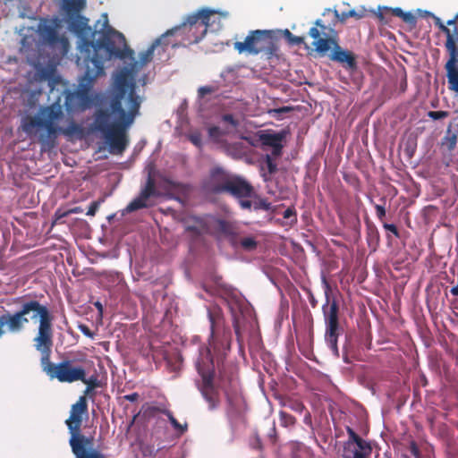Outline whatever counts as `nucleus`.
Listing matches in <instances>:
<instances>
[{
  "instance_id": "nucleus-1",
  "label": "nucleus",
  "mask_w": 458,
  "mask_h": 458,
  "mask_svg": "<svg viewBox=\"0 0 458 458\" xmlns=\"http://www.w3.org/2000/svg\"><path fill=\"white\" fill-rule=\"evenodd\" d=\"M122 38L121 44L111 41L114 52L105 57L108 62L112 59L123 61V66L114 74V83L109 91V106L95 112L93 129L100 132L113 155H121L128 145L126 131L132 125L140 114V107L143 98L137 94V82L141 86L147 84V75L143 74L137 80L139 72L149 63L156 47L159 45L168 46L170 42L163 34L157 38L145 51L139 54L140 60L135 59V53L131 49L123 33L117 31ZM173 47L176 44L171 43Z\"/></svg>"
},
{
  "instance_id": "nucleus-2",
  "label": "nucleus",
  "mask_w": 458,
  "mask_h": 458,
  "mask_svg": "<svg viewBox=\"0 0 458 458\" xmlns=\"http://www.w3.org/2000/svg\"><path fill=\"white\" fill-rule=\"evenodd\" d=\"M86 0H63V7L67 14L68 29L77 37L76 60L105 58L115 53L111 41L121 44L117 30L109 26L106 13L102 14L103 23L98 30H92L88 19L80 13Z\"/></svg>"
},
{
  "instance_id": "nucleus-3",
  "label": "nucleus",
  "mask_w": 458,
  "mask_h": 458,
  "mask_svg": "<svg viewBox=\"0 0 458 458\" xmlns=\"http://www.w3.org/2000/svg\"><path fill=\"white\" fill-rule=\"evenodd\" d=\"M210 320V336L208 348H201L196 360V369L201 377V384L199 385L204 399L208 403L210 410L216 409L218 405V390L213 383L214 357L219 362L230 350L232 334L229 328L224 327L223 321L213 318L208 312Z\"/></svg>"
},
{
  "instance_id": "nucleus-4",
  "label": "nucleus",
  "mask_w": 458,
  "mask_h": 458,
  "mask_svg": "<svg viewBox=\"0 0 458 458\" xmlns=\"http://www.w3.org/2000/svg\"><path fill=\"white\" fill-rule=\"evenodd\" d=\"M64 116L60 98L46 106H40L34 116H26L21 119V127L28 136H36L43 144H48L63 134L66 138L83 137V128L75 122H70L67 126H59Z\"/></svg>"
},
{
  "instance_id": "nucleus-5",
  "label": "nucleus",
  "mask_w": 458,
  "mask_h": 458,
  "mask_svg": "<svg viewBox=\"0 0 458 458\" xmlns=\"http://www.w3.org/2000/svg\"><path fill=\"white\" fill-rule=\"evenodd\" d=\"M106 63L105 58L76 60V64L82 73L74 91L69 89L64 91V107L68 113L90 108L95 100L99 98L98 94H94L92 89L95 81L105 74Z\"/></svg>"
},
{
  "instance_id": "nucleus-6",
  "label": "nucleus",
  "mask_w": 458,
  "mask_h": 458,
  "mask_svg": "<svg viewBox=\"0 0 458 458\" xmlns=\"http://www.w3.org/2000/svg\"><path fill=\"white\" fill-rule=\"evenodd\" d=\"M184 228L189 237L197 239L204 233L222 234L230 237V242L233 248H242L245 251H252L258 247L255 236L248 235L236 239L232 234L231 226L223 219L210 215L203 216H190L184 221Z\"/></svg>"
},
{
  "instance_id": "nucleus-7",
  "label": "nucleus",
  "mask_w": 458,
  "mask_h": 458,
  "mask_svg": "<svg viewBox=\"0 0 458 458\" xmlns=\"http://www.w3.org/2000/svg\"><path fill=\"white\" fill-rule=\"evenodd\" d=\"M87 411V400L84 396H81L79 400L72 405L70 417L66 420V425L71 434L69 443L72 451L76 458H105L101 453L91 449L90 439L81 434L82 414L86 413Z\"/></svg>"
},
{
  "instance_id": "nucleus-8",
  "label": "nucleus",
  "mask_w": 458,
  "mask_h": 458,
  "mask_svg": "<svg viewBox=\"0 0 458 458\" xmlns=\"http://www.w3.org/2000/svg\"><path fill=\"white\" fill-rule=\"evenodd\" d=\"M211 191L215 193L228 192L238 199L242 208L250 209L252 201L250 198L253 194L252 186L243 178L228 176L221 168H215L211 172Z\"/></svg>"
},
{
  "instance_id": "nucleus-9",
  "label": "nucleus",
  "mask_w": 458,
  "mask_h": 458,
  "mask_svg": "<svg viewBox=\"0 0 458 458\" xmlns=\"http://www.w3.org/2000/svg\"><path fill=\"white\" fill-rule=\"evenodd\" d=\"M178 188L179 184L176 182L160 174L156 176L154 169L149 168L146 184L141 188L139 196L126 206L123 212L131 213L147 208L151 197L171 198V192Z\"/></svg>"
},
{
  "instance_id": "nucleus-10",
  "label": "nucleus",
  "mask_w": 458,
  "mask_h": 458,
  "mask_svg": "<svg viewBox=\"0 0 458 458\" xmlns=\"http://www.w3.org/2000/svg\"><path fill=\"white\" fill-rule=\"evenodd\" d=\"M216 12L215 9L203 8L198 12L189 14L178 26L168 30L163 34L168 38L178 33L184 35V39L191 44L199 42L207 34L209 26L210 14Z\"/></svg>"
},
{
  "instance_id": "nucleus-11",
  "label": "nucleus",
  "mask_w": 458,
  "mask_h": 458,
  "mask_svg": "<svg viewBox=\"0 0 458 458\" xmlns=\"http://www.w3.org/2000/svg\"><path fill=\"white\" fill-rule=\"evenodd\" d=\"M21 306H30V308L26 313L29 321L38 319L39 322L38 333L34 338L36 350H47L48 346L53 345V316L48 308L38 301H29L23 302Z\"/></svg>"
},
{
  "instance_id": "nucleus-12",
  "label": "nucleus",
  "mask_w": 458,
  "mask_h": 458,
  "mask_svg": "<svg viewBox=\"0 0 458 458\" xmlns=\"http://www.w3.org/2000/svg\"><path fill=\"white\" fill-rule=\"evenodd\" d=\"M322 284L325 292L326 301L322 306L323 318L325 322V342L331 350L333 355L339 357V350L337 346L339 335V321H338V305L334 300L330 302V285L325 276H322Z\"/></svg>"
},
{
  "instance_id": "nucleus-13",
  "label": "nucleus",
  "mask_w": 458,
  "mask_h": 458,
  "mask_svg": "<svg viewBox=\"0 0 458 458\" xmlns=\"http://www.w3.org/2000/svg\"><path fill=\"white\" fill-rule=\"evenodd\" d=\"M51 348L52 346H48L47 350H38L41 353L40 362L43 370L47 372L51 378H57L60 382L68 383L78 380L86 382V372L83 368L73 366L69 360H64L59 362L57 365H54L50 361Z\"/></svg>"
},
{
  "instance_id": "nucleus-14",
  "label": "nucleus",
  "mask_w": 458,
  "mask_h": 458,
  "mask_svg": "<svg viewBox=\"0 0 458 458\" xmlns=\"http://www.w3.org/2000/svg\"><path fill=\"white\" fill-rule=\"evenodd\" d=\"M234 48L239 53H248L250 55H258L263 52L272 54L275 50L273 32L266 30H252L243 42H235Z\"/></svg>"
},
{
  "instance_id": "nucleus-15",
  "label": "nucleus",
  "mask_w": 458,
  "mask_h": 458,
  "mask_svg": "<svg viewBox=\"0 0 458 458\" xmlns=\"http://www.w3.org/2000/svg\"><path fill=\"white\" fill-rule=\"evenodd\" d=\"M60 20L55 16L52 18H41L38 21L36 32L38 34L41 43L49 47H60L64 54H66L69 48L68 39L58 34Z\"/></svg>"
},
{
  "instance_id": "nucleus-16",
  "label": "nucleus",
  "mask_w": 458,
  "mask_h": 458,
  "mask_svg": "<svg viewBox=\"0 0 458 458\" xmlns=\"http://www.w3.org/2000/svg\"><path fill=\"white\" fill-rule=\"evenodd\" d=\"M348 440L344 445L343 458H369L372 453L369 442L358 436L351 428H347Z\"/></svg>"
},
{
  "instance_id": "nucleus-17",
  "label": "nucleus",
  "mask_w": 458,
  "mask_h": 458,
  "mask_svg": "<svg viewBox=\"0 0 458 458\" xmlns=\"http://www.w3.org/2000/svg\"><path fill=\"white\" fill-rule=\"evenodd\" d=\"M199 115L204 120L206 124H220L228 133L235 130L239 125V121L233 114H220L218 107L216 106H211L210 110H206L202 103L199 105Z\"/></svg>"
},
{
  "instance_id": "nucleus-18",
  "label": "nucleus",
  "mask_w": 458,
  "mask_h": 458,
  "mask_svg": "<svg viewBox=\"0 0 458 458\" xmlns=\"http://www.w3.org/2000/svg\"><path fill=\"white\" fill-rule=\"evenodd\" d=\"M30 306H21V310L11 314L4 313L0 315V337L5 333L4 327H6L10 333H20L24 326L29 323L26 313L30 310Z\"/></svg>"
},
{
  "instance_id": "nucleus-19",
  "label": "nucleus",
  "mask_w": 458,
  "mask_h": 458,
  "mask_svg": "<svg viewBox=\"0 0 458 458\" xmlns=\"http://www.w3.org/2000/svg\"><path fill=\"white\" fill-rule=\"evenodd\" d=\"M315 27L310 29L309 35L314 38L313 46L315 50L320 55H325L329 49H333L335 39L329 38V34L326 31L328 28L322 22L320 19L315 21ZM335 33L333 29H329Z\"/></svg>"
},
{
  "instance_id": "nucleus-20",
  "label": "nucleus",
  "mask_w": 458,
  "mask_h": 458,
  "mask_svg": "<svg viewBox=\"0 0 458 458\" xmlns=\"http://www.w3.org/2000/svg\"><path fill=\"white\" fill-rule=\"evenodd\" d=\"M159 414H160V416L165 415L167 417L173 428L174 429L176 434H178L179 436L182 435L187 430V424L186 423H184V424L179 423L177 421V420L174 417L172 412L166 409H161L160 406L153 405V406H148L144 411V415L148 419L157 418V417H158Z\"/></svg>"
},
{
  "instance_id": "nucleus-21",
  "label": "nucleus",
  "mask_w": 458,
  "mask_h": 458,
  "mask_svg": "<svg viewBox=\"0 0 458 458\" xmlns=\"http://www.w3.org/2000/svg\"><path fill=\"white\" fill-rule=\"evenodd\" d=\"M329 57L332 61L341 64L345 69L354 70L357 67L354 55L342 48L337 42H334L333 51Z\"/></svg>"
},
{
  "instance_id": "nucleus-22",
  "label": "nucleus",
  "mask_w": 458,
  "mask_h": 458,
  "mask_svg": "<svg viewBox=\"0 0 458 458\" xmlns=\"http://www.w3.org/2000/svg\"><path fill=\"white\" fill-rule=\"evenodd\" d=\"M284 137L285 131H280L277 133H262L259 135V140L263 148L270 147L272 148V156L276 157H279L282 153V142Z\"/></svg>"
},
{
  "instance_id": "nucleus-23",
  "label": "nucleus",
  "mask_w": 458,
  "mask_h": 458,
  "mask_svg": "<svg viewBox=\"0 0 458 458\" xmlns=\"http://www.w3.org/2000/svg\"><path fill=\"white\" fill-rule=\"evenodd\" d=\"M38 48L39 42L36 40L33 35H24L22 37L20 51L26 56L27 61L32 65L36 64V61L31 52H35L38 50Z\"/></svg>"
},
{
  "instance_id": "nucleus-24",
  "label": "nucleus",
  "mask_w": 458,
  "mask_h": 458,
  "mask_svg": "<svg viewBox=\"0 0 458 458\" xmlns=\"http://www.w3.org/2000/svg\"><path fill=\"white\" fill-rule=\"evenodd\" d=\"M445 47L449 55V58H448L445 67L458 66V47H457V44H454V41L451 38H449V40H445Z\"/></svg>"
},
{
  "instance_id": "nucleus-25",
  "label": "nucleus",
  "mask_w": 458,
  "mask_h": 458,
  "mask_svg": "<svg viewBox=\"0 0 458 458\" xmlns=\"http://www.w3.org/2000/svg\"><path fill=\"white\" fill-rule=\"evenodd\" d=\"M448 81V89L458 94V66L445 67Z\"/></svg>"
},
{
  "instance_id": "nucleus-26",
  "label": "nucleus",
  "mask_w": 458,
  "mask_h": 458,
  "mask_svg": "<svg viewBox=\"0 0 458 458\" xmlns=\"http://www.w3.org/2000/svg\"><path fill=\"white\" fill-rule=\"evenodd\" d=\"M212 124L213 123L208 124L209 126L208 130V136L212 140H217L222 135L228 133V131H225V129L224 127H222L220 124H217V125H212Z\"/></svg>"
},
{
  "instance_id": "nucleus-27",
  "label": "nucleus",
  "mask_w": 458,
  "mask_h": 458,
  "mask_svg": "<svg viewBox=\"0 0 458 458\" xmlns=\"http://www.w3.org/2000/svg\"><path fill=\"white\" fill-rule=\"evenodd\" d=\"M213 92V88L210 87V86H201L198 89V97L199 98V106L200 105V103L204 104V107L206 108V110H210V107L211 106H208L207 105V103L203 100V98L207 95V94H209ZM199 108V106L198 107V109Z\"/></svg>"
},
{
  "instance_id": "nucleus-28",
  "label": "nucleus",
  "mask_w": 458,
  "mask_h": 458,
  "mask_svg": "<svg viewBox=\"0 0 458 458\" xmlns=\"http://www.w3.org/2000/svg\"><path fill=\"white\" fill-rule=\"evenodd\" d=\"M216 12L212 13L210 14V20H209V26L208 30L214 31V24L215 23H220V20L216 21V19L214 17L215 14H219L222 18H227L229 13L226 11H220V10H215Z\"/></svg>"
},
{
  "instance_id": "nucleus-29",
  "label": "nucleus",
  "mask_w": 458,
  "mask_h": 458,
  "mask_svg": "<svg viewBox=\"0 0 458 458\" xmlns=\"http://www.w3.org/2000/svg\"><path fill=\"white\" fill-rule=\"evenodd\" d=\"M190 141L198 148H201L202 146V136L199 131H191L187 135Z\"/></svg>"
},
{
  "instance_id": "nucleus-30",
  "label": "nucleus",
  "mask_w": 458,
  "mask_h": 458,
  "mask_svg": "<svg viewBox=\"0 0 458 458\" xmlns=\"http://www.w3.org/2000/svg\"><path fill=\"white\" fill-rule=\"evenodd\" d=\"M279 416H280L281 425L284 427H288L294 423V418L292 415H290L284 411H280Z\"/></svg>"
},
{
  "instance_id": "nucleus-31",
  "label": "nucleus",
  "mask_w": 458,
  "mask_h": 458,
  "mask_svg": "<svg viewBox=\"0 0 458 458\" xmlns=\"http://www.w3.org/2000/svg\"><path fill=\"white\" fill-rule=\"evenodd\" d=\"M284 37L288 40V42L293 46H298L303 42L301 38L294 36L288 30H284Z\"/></svg>"
},
{
  "instance_id": "nucleus-32",
  "label": "nucleus",
  "mask_w": 458,
  "mask_h": 458,
  "mask_svg": "<svg viewBox=\"0 0 458 458\" xmlns=\"http://www.w3.org/2000/svg\"><path fill=\"white\" fill-rule=\"evenodd\" d=\"M252 207L255 210L262 209L268 211L271 209V203L267 202L265 199H259L258 201L252 202Z\"/></svg>"
},
{
  "instance_id": "nucleus-33",
  "label": "nucleus",
  "mask_w": 458,
  "mask_h": 458,
  "mask_svg": "<svg viewBox=\"0 0 458 458\" xmlns=\"http://www.w3.org/2000/svg\"><path fill=\"white\" fill-rule=\"evenodd\" d=\"M273 157L274 156H272V154L271 155L270 154H267L265 156V160H264L265 165H266V166L267 168V171H268V173L270 174L275 173L276 170V163L273 160Z\"/></svg>"
},
{
  "instance_id": "nucleus-34",
  "label": "nucleus",
  "mask_w": 458,
  "mask_h": 458,
  "mask_svg": "<svg viewBox=\"0 0 458 458\" xmlns=\"http://www.w3.org/2000/svg\"><path fill=\"white\" fill-rule=\"evenodd\" d=\"M332 12L331 9H326L323 15H326V13H330ZM333 13L336 18L337 21H340L342 22H344L347 18H349V14H348V12H342V13H339L337 10H333Z\"/></svg>"
},
{
  "instance_id": "nucleus-35",
  "label": "nucleus",
  "mask_w": 458,
  "mask_h": 458,
  "mask_svg": "<svg viewBox=\"0 0 458 458\" xmlns=\"http://www.w3.org/2000/svg\"><path fill=\"white\" fill-rule=\"evenodd\" d=\"M428 116L433 120H440L448 116L446 111H429Z\"/></svg>"
},
{
  "instance_id": "nucleus-36",
  "label": "nucleus",
  "mask_w": 458,
  "mask_h": 458,
  "mask_svg": "<svg viewBox=\"0 0 458 458\" xmlns=\"http://www.w3.org/2000/svg\"><path fill=\"white\" fill-rule=\"evenodd\" d=\"M446 36V40H449L451 38L454 44L458 43V28L457 26H454L453 30L448 28V32L445 33Z\"/></svg>"
},
{
  "instance_id": "nucleus-37",
  "label": "nucleus",
  "mask_w": 458,
  "mask_h": 458,
  "mask_svg": "<svg viewBox=\"0 0 458 458\" xmlns=\"http://www.w3.org/2000/svg\"><path fill=\"white\" fill-rule=\"evenodd\" d=\"M432 19L434 20L435 21V25L438 27V29L443 32V33H447L448 32V27L443 23L442 20L434 14V16L432 17Z\"/></svg>"
},
{
  "instance_id": "nucleus-38",
  "label": "nucleus",
  "mask_w": 458,
  "mask_h": 458,
  "mask_svg": "<svg viewBox=\"0 0 458 458\" xmlns=\"http://www.w3.org/2000/svg\"><path fill=\"white\" fill-rule=\"evenodd\" d=\"M289 110H290L289 107L284 106V107H281V108L271 109L268 111V114L270 115H272L273 117L280 118L282 114L286 113Z\"/></svg>"
},
{
  "instance_id": "nucleus-39",
  "label": "nucleus",
  "mask_w": 458,
  "mask_h": 458,
  "mask_svg": "<svg viewBox=\"0 0 458 458\" xmlns=\"http://www.w3.org/2000/svg\"><path fill=\"white\" fill-rule=\"evenodd\" d=\"M403 21L408 24L415 25L416 24V17L411 12H404L403 16Z\"/></svg>"
},
{
  "instance_id": "nucleus-40",
  "label": "nucleus",
  "mask_w": 458,
  "mask_h": 458,
  "mask_svg": "<svg viewBox=\"0 0 458 458\" xmlns=\"http://www.w3.org/2000/svg\"><path fill=\"white\" fill-rule=\"evenodd\" d=\"M100 205L99 201H94L90 204L86 215L87 216H94Z\"/></svg>"
},
{
  "instance_id": "nucleus-41",
  "label": "nucleus",
  "mask_w": 458,
  "mask_h": 458,
  "mask_svg": "<svg viewBox=\"0 0 458 458\" xmlns=\"http://www.w3.org/2000/svg\"><path fill=\"white\" fill-rule=\"evenodd\" d=\"M80 331L87 337L93 338L94 334L91 332V330L86 325H80L79 326Z\"/></svg>"
},
{
  "instance_id": "nucleus-42",
  "label": "nucleus",
  "mask_w": 458,
  "mask_h": 458,
  "mask_svg": "<svg viewBox=\"0 0 458 458\" xmlns=\"http://www.w3.org/2000/svg\"><path fill=\"white\" fill-rule=\"evenodd\" d=\"M375 209H376V212H377V216L379 219H382L383 217H385L386 216V208L384 207V205H379V204H376L375 205Z\"/></svg>"
},
{
  "instance_id": "nucleus-43",
  "label": "nucleus",
  "mask_w": 458,
  "mask_h": 458,
  "mask_svg": "<svg viewBox=\"0 0 458 458\" xmlns=\"http://www.w3.org/2000/svg\"><path fill=\"white\" fill-rule=\"evenodd\" d=\"M384 227H385L387 231H389V232L393 233L395 236H398V235H399V234H398V230H397L396 226H395L394 224H385V225H384Z\"/></svg>"
},
{
  "instance_id": "nucleus-44",
  "label": "nucleus",
  "mask_w": 458,
  "mask_h": 458,
  "mask_svg": "<svg viewBox=\"0 0 458 458\" xmlns=\"http://www.w3.org/2000/svg\"><path fill=\"white\" fill-rule=\"evenodd\" d=\"M138 398H139V394L137 393H132V394L124 395V399L129 402H131V403L137 401Z\"/></svg>"
},
{
  "instance_id": "nucleus-45",
  "label": "nucleus",
  "mask_w": 458,
  "mask_h": 458,
  "mask_svg": "<svg viewBox=\"0 0 458 458\" xmlns=\"http://www.w3.org/2000/svg\"><path fill=\"white\" fill-rule=\"evenodd\" d=\"M418 13L421 16V17H433L434 16V13L429 12V11H427V10H421V9H418L417 10Z\"/></svg>"
},
{
  "instance_id": "nucleus-46",
  "label": "nucleus",
  "mask_w": 458,
  "mask_h": 458,
  "mask_svg": "<svg viewBox=\"0 0 458 458\" xmlns=\"http://www.w3.org/2000/svg\"><path fill=\"white\" fill-rule=\"evenodd\" d=\"M393 13L397 17L403 18L404 12L400 7H395L391 9Z\"/></svg>"
},
{
  "instance_id": "nucleus-47",
  "label": "nucleus",
  "mask_w": 458,
  "mask_h": 458,
  "mask_svg": "<svg viewBox=\"0 0 458 458\" xmlns=\"http://www.w3.org/2000/svg\"><path fill=\"white\" fill-rule=\"evenodd\" d=\"M68 214H69V211H62V210L58 209L55 214V219L56 220L61 219V218L66 216Z\"/></svg>"
},
{
  "instance_id": "nucleus-48",
  "label": "nucleus",
  "mask_w": 458,
  "mask_h": 458,
  "mask_svg": "<svg viewBox=\"0 0 458 458\" xmlns=\"http://www.w3.org/2000/svg\"><path fill=\"white\" fill-rule=\"evenodd\" d=\"M233 317H235V316L233 315ZM233 327H234L235 334H236L237 337L239 338L240 337V327H239V322L236 319V318H234Z\"/></svg>"
},
{
  "instance_id": "nucleus-49",
  "label": "nucleus",
  "mask_w": 458,
  "mask_h": 458,
  "mask_svg": "<svg viewBox=\"0 0 458 458\" xmlns=\"http://www.w3.org/2000/svg\"><path fill=\"white\" fill-rule=\"evenodd\" d=\"M293 215H294V213H293V209H291V208H287L284 211V218L288 219V218L292 217Z\"/></svg>"
},
{
  "instance_id": "nucleus-50",
  "label": "nucleus",
  "mask_w": 458,
  "mask_h": 458,
  "mask_svg": "<svg viewBox=\"0 0 458 458\" xmlns=\"http://www.w3.org/2000/svg\"><path fill=\"white\" fill-rule=\"evenodd\" d=\"M348 14L350 17L361 18L362 14L358 13L354 9L348 11Z\"/></svg>"
},
{
  "instance_id": "nucleus-51",
  "label": "nucleus",
  "mask_w": 458,
  "mask_h": 458,
  "mask_svg": "<svg viewBox=\"0 0 458 458\" xmlns=\"http://www.w3.org/2000/svg\"><path fill=\"white\" fill-rule=\"evenodd\" d=\"M382 9H386V10H387V9H388V7H386V6L378 7V12H377V17L379 18V20L383 21L385 19H384V15H383V13H382V12H381V10H382Z\"/></svg>"
},
{
  "instance_id": "nucleus-52",
  "label": "nucleus",
  "mask_w": 458,
  "mask_h": 458,
  "mask_svg": "<svg viewBox=\"0 0 458 458\" xmlns=\"http://www.w3.org/2000/svg\"><path fill=\"white\" fill-rule=\"evenodd\" d=\"M41 94L40 90L30 92V96L31 99L37 101V98Z\"/></svg>"
},
{
  "instance_id": "nucleus-53",
  "label": "nucleus",
  "mask_w": 458,
  "mask_h": 458,
  "mask_svg": "<svg viewBox=\"0 0 458 458\" xmlns=\"http://www.w3.org/2000/svg\"><path fill=\"white\" fill-rule=\"evenodd\" d=\"M456 21L457 20L454 17L446 21V26H453L454 28V26H456Z\"/></svg>"
},
{
  "instance_id": "nucleus-54",
  "label": "nucleus",
  "mask_w": 458,
  "mask_h": 458,
  "mask_svg": "<svg viewBox=\"0 0 458 458\" xmlns=\"http://www.w3.org/2000/svg\"><path fill=\"white\" fill-rule=\"evenodd\" d=\"M411 453L413 454V455H414L416 458H419V452H418V449H417V447L415 446V445H411Z\"/></svg>"
},
{
  "instance_id": "nucleus-55",
  "label": "nucleus",
  "mask_w": 458,
  "mask_h": 458,
  "mask_svg": "<svg viewBox=\"0 0 458 458\" xmlns=\"http://www.w3.org/2000/svg\"><path fill=\"white\" fill-rule=\"evenodd\" d=\"M310 302L312 307H315L317 305V301L311 293L310 294Z\"/></svg>"
},
{
  "instance_id": "nucleus-56",
  "label": "nucleus",
  "mask_w": 458,
  "mask_h": 458,
  "mask_svg": "<svg viewBox=\"0 0 458 458\" xmlns=\"http://www.w3.org/2000/svg\"><path fill=\"white\" fill-rule=\"evenodd\" d=\"M95 306L97 307V309H98L100 312H102V309H103V307H102V304H101L99 301H97V302L95 303Z\"/></svg>"
},
{
  "instance_id": "nucleus-57",
  "label": "nucleus",
  "mask_w": 458,
  "mask_h": 458,
  "mask_svg": "<svg viewBox=\"0 0 458 458\" xmlns=\"http://www.w3.org/2000/svg\"><path fill=\"white\" fill-rule=\"evenodd\" d=\"M276 434V428H275V424H273V428H271V433L269 434V437H273Z\"/></svg>"
},
{
  "instance_id": "nucleus-58",
  "label": "nucleus",
  "mask_w": 458,
  "mask_h": 458,
  "mask_svg": "<svg viewBox=\"0 0 458 458\" xmlns=\"http://www.w3.org/2000/svg\"><path fill=\"white\" fill-rule=\"evenodd\" d=\"M343 359H344V361L345 363H350V360H349V358H348V356H347V355H344V358H343Z\"/></svg>"
},
{
  "instance_id": "nucleus-59",
  "label": "nucleus",
  "mask_w": 458,
  "mask_h": 458,
  "mask_svg": "<svg viewBox=\"0 0 458 458\" xmlns=\"http://www.w3.org/2000/svg\"><path fill=\"white\" fill-rule=\"evenodd\" d=\"M78 212H79L78 208H74V209L69 210V214H71V213H78Z\"/></svg>"
},
{
  "instance_id": "nucleus-60",
  "label": "nucleus",
  "mask_w": 458,
  "mask_h": 458,
  "mask_svg": "<svg viewBox=\"0 0 458 458\" xmlns=\"http://www.w3.org/2000/svg\"><path fill=\"white\" fill-rule=\"evenodd\" d=\"M262 175H263V177H264V181H267V178L266 177V174H263Z\"/></svg>"
},
{
  "instance_id": "nucleus-61",
  "label": "nucleus",
  "mask_w": 458,
  "mask_h": 458,
  "mask_svg": "<svg viewBox=\"0 0 458 458\" xmlns=\"http://www.w3.org/2000/svg\"><path fill=\"white\" fill-rule=\"evenodd\" d=\"M90 389V386H88L87 389H86V393H88Z\"/></svg>"
},
{
  "instance_id": "nucleus-62",
  "label": "nucleus",
  "mask_w": 458,
  "mask_h": 458,
  "mask_svg": "<svg viewBox=\"0 0 458 458\" xmlns=\"http://www.w3.org/2000/svg\"><path fill=\"white\" fill-rule=\"evenodd\" d=\"M454 18H455L456 20H458V13L454 16Z\"/></svg>"
}]
</instances>
